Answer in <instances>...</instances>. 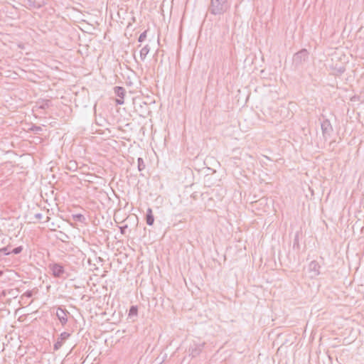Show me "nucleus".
<instances>
[{"label":"nucleus","mask_w":364,"mask_h":364,"mask_svg":"<svg viewBox=\"0 0 364 364\" xmlns=\"http://www.w3.org/2000/svg\"><path fill=\"white\" fill-rule=\"evenodd\" d=\"M128 228V225H123V226H121L119 227V230H120V232L122 234V235H124L125 234V231L127 230V228Z\"/></svg>","instance_id":"22"},{"label":"nucleus","mask_w":364,"mask_h":364,"mask_svg":"<svg viewBox=\"0 0 364 364\" xmlns=\"http://www.w3.org/2000/svg\"><path fill=\"white\" fill-rule=\"evenodd\" d=\"M32 296L33 292L30 290H28L22 295V297L31 298Z\"/></svg>","instance_id":"21"},{"label":"nucleus","mask_w":364,"mask_h":364,"mask_svg":"<svg viewBox=\"0 0 364 364\" xmlns=\"http://www.w3.org/2000/svg\"><path fill=\"white\" fill-rule=\"evenodd\" d=\"M19 290L17 288L9 289L3 291L2 294L4 296H9L10 298L15 299L19 294Z\"/></svg>","instance_id":"10"},{"label":"nucleus","mask_w":364,"mask_h":364,"mask_svg":"<svg viewBox=\"0 0 364 364\" xmlns=\"http://www.w3.org/2000/svg\"><path fill=\"white\" fill-rule=\"evenodd\" d=\"M68 314H69L68 311L61 307L57 309L55 314L62 325H65L68 322Z\"/></svg>","instance_id":"6"},{"label":"nucleus","mask_w":364,"mask_h":364,"mask_svg":"<svg viewBox=\"0 0 364 364\" xmlns=\"http://www.w3.org/2000/svg\"><path fill=\"white\" fill-rule=\"evenodd\" d=\"M115 93L118 97L123 99L125 95V90L122 87H116Z\"/></svg>","instance_id":"13"},{"label":"nucleus","mask_w":364,"mask_h":364,"mask_svg":"<svg viewBox=\"0 0 364 364\" xmlns=\"http://www.w3.org/2000/svg\"><path fill=\"white\" fill-rule=\"evenodd\" d=\"M309 58V52L306 49H301L294 54L293 57V63L296 65H301Z\"/></svg>","instance_id":"4"},{"label":"nucleus","mask_w":364,"mask_h":364,"mask_svg":"<svg viewBox=\"0 0 364 364\" xmlns=\"http://www.w3.org/2000/svg\"><path fill=\"white\" fill-rule=\"evenodd\" d=\"M48 268L51 272L52 275L55 278H65L64 274L65 273L64 267L59 263L49 264Z\"/></svg>","instance_id":"2"},{"label":"nucleus","mask_w":364,"mask_h":364,"mask_svg":"<svg viewBox=\"0 0 364 364\" xmlns=\"http://www.w3.org/2000/svg\"><path fill=\"white\" fill-rule=\"evenodd\" d=\"M22 250H23V247L18 246V247H16L14 249H13L12 251L11 252V253H12L14 255H18V254H20L22 252Z\"/></svg>","instance_id":"16"},{"label":"nucleus","mask_w":364,"mask_h":364,"mask_svg":"<svg viewBox=\"0 0 364 364\" xmlns=\"http://www.w3.org/2000/svg\"><path fill=\"white\" fill-rule=\"evenodd\" d=\"M25 2L29 9H40L46 4V0H25Z\"/></svg>","instance_id":"7"},{"label":"nucleus","mask_w":364,"mask_h":364,"mask_svg":"<svg viewBox=\"0 0 364 364\" xmlns=\"http://www.w3.org/2000/svg\"><path fill=\"white\" fill-rule=\"evenodd\" d=\"M70 334L68 332H63L60 333L57 341L55 343L53 348L55 350H58L63 346V342L70 337Z\"/></svg>","instance_id":"8"},{"label":"nucleus","mask_w":364,"mask_h":364,"mask_svg":"<svg viewBox=\"0 0 364 364\" xmlns=\"http://www.w3.org/2000/svg\"><path fill=\"white\" fill-rule=\"evenodd\" d=\"M320 265L319 264L314 260L311 261L309 264V271L312 273L311 277H316L320 274Z\"/></svg>","instance_id":"9"},{"label":"nucleus","mask_w":364,"mask_h":364,"mask_svg":"<svg viewBox=\"0 0 364 364\" xmlns=\"http://www.w3.org/2000/svg\"><path fill=\"white\" fill-rule=\"evenodd\" d=\"M146 33L147 31H144L143 33H141L138 38V41L140 43L143 42L146 38Z\"/></svg>","instance_id":"18"},{"label":"nucleus","mask_w":364,"mask_h":364,"mask_svg":"<svg viewBox=\"0 0 364 364\" xmlns=\"http://www.w3.org/2000/svg\"><path fill=\"white\" fill-rule=\"evenodd\" d=\"M322 135L325 141L328 140L333 133V127L328 119H324L321 123Z\"/></svg>","instance_id":"3"},{"label":"nucleus","mask_w":364,"mask_h":364,"mask_svg":"<svg viewBox=\"0 0 364 364\" xmlns=\"http://www.w3.org/2000/svg\"><path fill=\"white\" fill-rule=\"evenodd\" d=\"M116 102H117V104H118V105H122L124 103V100L122 98L121 99H117Z\"/></svg>","instance_id":"25"},{"label":"nucleus","mask_w":364,"mask_h":364,"mask_svg":"<svg viewBox=\"0 0 364 364\" xmlns=\"http://www.w3.org/2000/svg\"><path fill=\"white\" fill-rule=\"evenodd\" d=\"M205 343H193L190 346L188 349L189 355L193 358L198 356L202 351L204 347Z\"/></svg>","instance_id":"5"},{"label":"nucleus","mask_w":364,"mask_h":364,"mask_svg":"<svg viewBox=\"0 0 364 364\" xmlns=\"http://www.w3.org/2000/svg\"><path fill=\"white\" fill-rule=\"evenodd\" d=\"M138 308L136 306H132L129 311V316H135L137 315Z\"/></svg>","instance_id":"14"},{"label":"nucleus","mask_w":364,"mask_h":364,"mask_svg":"<svg viewBox=\"0 0 364 364\" xmlns=\"http://www.w3.org/2000/svg\"><path fill=\"white\" fill-rule=\"evenodd\" d=\"M34 217L37 220H41L43 218V214L42 213H36V214H35Z\"/></svg>","instance_id":"23"},{"label":"nucleus","mask_w":364,"mask_h":364,"mask_svg":"<svg viewBox=\"0 0 364 364\" xmlns=\"http://www.w3.org/2000/svg\"><path fill=\"white\" fill-rule=\"evenodd\" d=\"M3 275V271L0 270V277Z\"/></svg>","instance_id":"26"},{"label":"nucleus","mask_w":364,"mask_h":364,"mask_svg":"<svg viewBox=\"0 0 364 364\" xmlns=\"http://www.w3.org/2000/svg\"><path fill=\"white\" fill-rule=\"evenodd\" d=\"M154 222V217L151 208H148L146 215V223L148 225H152Z\"/></svg>","instance_id":"11"},{"label":"nucleus","mask_w":364,"mask_h":364,"mask_svg":"<svg viewBox=\"0 0 364 364\" xmlns=\"http://www.w3.org/2000/svg\"><path fill=\"white\" fill-rule=\"evenodd\" d=\"M50 105V100H46V102H43L40 106H39V108L40 109H47L48 107H49Z\"/></svg>","instance_id":"17"},{"label":"nucleus","mask_w":364,"mask_h":364,"mask_svg":"<svg viewBox=\"0 0 364 364\" xmlns=\"http://www.w3.org/2000/svg\"><path fill=\"white\" fill-rule=\"evenodd\" d=\"M137 164H138V170L139 171H143L145 168V164L144 162V160L142 158H138L137 159Z\"/></svg>","instance_id":"15"},{"label":"nucleus","mask_w":364,"mask_h":364,"mask_svg":"<svg viewBox=\"0 0 364 364\" xmlns=\"http://www.w3.org/2000/svg\"><path fill=\"white\" fill-rule=\"evenodd\" d=\"M74 218H77L79 221H81V219L84 218L83 215L81 214L75 215Z\"/></svg>","instance_id":"24"},{"label":"nucleus","mask_w":364,"mask_h":364,"mask_svg":"<svg viewBox=\"0 0 364 364\" xmlns=\"http://www.w3.org/2000/svg\"><path fill=\"white\" fill-rule=\"evenodd\" d=\"M144 106H146V107H147V104H146V103H145V102H144Z\"/></svg>","instance_id":"27"},{"label":"nucleus","mask_w":364,"mask_h":364,"mask_svg":"<svg viewBox=\"0 0 364 364\" xmlns=\"http://www.w3.org/2000/svg\"><path fill=\"white\" fill-rule=\"evenodd\" d=\"M150 48L149 45H146L140 50V58L141 60H144L147 54L149 53Z\"/></svg>","instance_id":"12"},{"label":"nucleus","mask_w":364,"mask_h":364,"mask_svg":"<svg viewBox=\"0 0 364 364\" xmlns=\"http://www.w3.org/2000/svg\"><path fill=\"white\" fill-rule=\"evenodd\" d=\"M299 234L296 233L295 237H294V245H293V247L295 248V247H297L299 248Z\"/></svg>","instance_id":"19"},{"label":"nucleus","mask_w":364,"mask_h":364,"mask_svg":"<svg viewBox=\"0 0 364 364\" xmlns=\"http://www.w3.org/2000/svg\"><path fill=\"white\" fill-rule=\"evenodd\" d=\"M0 253L3 254L4 255H9L11 254V252L8 251V247H2L0 249Z\"/></svg>","instance_id":"20"},{"label":"nucleus","mask_w":364,"mask_h":364,"mask_svg":"<svg viewBox=\"0 0 364 364\" xmlns=\"http://www.w3.org/2000/svg\"><path fill=\"white\" fill-rule=\"evenodd\" d=\"M230 7L229 0H211L209 11L213 15H221Z\"/></svg>","instance_id":"1"}]
</instances>
